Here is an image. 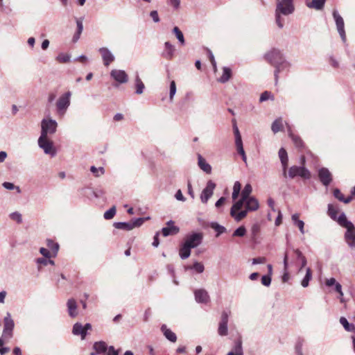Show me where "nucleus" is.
<instances>
[{
    "label": "nucleus",
    "instance_id": "8",
    "mask_svg": "<svg viewBox=\"0 0 355 355\" xmlns=\"http://www.w3.org/2000/svg\"><path fill=\"white\" fill-rule=\"evenodd\" d=\"M332 15L336 25L337 31L341 37L342 41L345 43L347 39L343 18L340 15L336 10H333Z\"/></svg>",
    "mask_w": 355,
    "mask_h": 355
},
{
    "label": "nucleus",
    "instance_id": "10",
    "mask_svg": "<svg viewBox=\"0 0 355 355\" xmlns=\"http://www.w3.org/2000/svg\"><path fill=\"white\" fill-rule=\"evenodd\" d=\"M284 57L281 51L277 49H272L265 54V59L273 66L279 62Z\"/></svg>",
    "mask_w": 355,
    "mask_h": 355
},
{
    "label": "nucleus",
    "instance_id": "28",
    "mask_svg": "<svg viewBox=\"0 0 355 355\" xmlns=\"http://www.w3.org/2000/svg\"><path fill=\"white\" fill-rule=\"evenodd\" d=\"M198 159L199 167L206 173H210L211 171V166L207 163L206 160L200 154L198 155Z\"/></svg>",
    "mask_w": 355,
    "mask_h": 355
},
{
    "label": "nucleus",
    "instance_id": "43",
    "mask_svg": "<svg viewBox=\"0 0 355 355\" xmlns=\"http://www.w3.org/2000/svg\"><path fill=\"white\" fill-rule=\"evenodd\" d=\"M232 76V71L230 68L223 67V83L228 81Z\"/></svg>",
    "mask_w": 355,
    "mask_h": 355
},
{
    "label": "nucleus",
    "instance_id": "4",
    "mask_svg": "<svg viewBox=\"0 0 355 355\" xmlns=\"http://www.w3.org/2000/svg\"><path fill=\"white\" fill-rule=\"evenodd\" d=\"M288 176L291 179L300 177L303 180H309L311 177V172L304 166H292L288 168Z\"/></svg>",
    "mask_w": 355,
    "mask_h": 355
},
{
    "label": "nucleus",
    "instance_id": "60",
    "mask_svg": "<svg viewBox=\"0 0 355 355\" xmlns=\"http://www.w3.org/2000/svg\"><path fill=\"white\" fill-rule=\"evenodd\" d=\"M298 228L300 232L304 234V221H297V223L295 224Z\"/></svg>",
    "mask_w": 355,
    "mask_h": 355
},
{
    "label": "nucleus",
    "instance_id": "31",
    "mask_svg": "<svg viewBox=\"0 0 355 355\" xmlns=\"http://www.w3.org/2000/svg\"><path fill=\"white\" fill-rule=\"evenodd\" d=\"M191 249L185 243L182 244L179 250V254L182 259H187L191 254Z\"/></svg>",
    "mask_w": 355,
    "mask_h": 355
},
{
    "label": "nucleus",
    "instance_id": "61",
    "mask_svg": "<svg viewBox=\"0 0 355 355\" xmlns=\"http://www.w3.org/2000/svg\"><path fill=\"white\" fill-rule=\"evenodd\" d=\"M297 355H303L302 354V343L298 342L295 346Z\"/></svg>",
    "mask_w": 355,
    "mask_h": 355
},
{
    "label": "nucleus",
    "instance_id": "7",
    "mask_svg": "<svg viewBox=\"0 0 355 355\" xmlns=\"http://www.w3.org/2000/svg\"><path fill=\"white\" fill-rule=\"evenodd\" d=\"M41 135L48 137V134H53L56 131L57 123L53 119H43L41 123Z\"/></svg>",
    "mask_w": 355,
    "mask_h": 355
},
{
    "label": "nucleus",
    "instance_id": "37",
    "mask_svg": "<svg viewBox=\"0 0 355 355\" xmlns=\"http://www.w3.org/2000/svg\"><path fill=\"white\" fill-rule=\"evenodd\" d=\"M339 322L343 325L345 331L350 332L354 329V324L353 323H349L346 318L341 317L339 320Z\"/></svg>",
    "mask_w": 355,
    "mask_h": 355
},
{
    "label": "nucleus",
    "instance_id": "2",
    "mask_svg": "<svg viewBox=\"0 0 355 355\" xmlns=\"http://www.w3.org/2000/svg\"><path fill=\"white\" fill-rule=\"evenodd\" d=\"M259 207V204L257 199L254 197H251L245 200L243 207H241L239 209H235L234 211H233L232 206L230 214L236 221H240L247 216L248 211H256Z\"/></svg>",
    "mask_w": 355,
    "mask_h": 355
},
{
    "label": "nucleus",
    "instance_id": "18",
    "mask_svg": "<svg viewBox=\"0 0 355 355\" xmlns=\"http://www.w3.org/2000/svg\"><path fill=\"white\" fill-rule=\"evenodd\" d=\"M99 52L101 55L103 64L108 67L114 60V57L112 53L105 47H102L99 49Z\"/></svg>",
    "mask_w": 355,
    "mask_h": 355
},
{
    "label": "nucleus",
    "instance_id": "12",
    "mask_svg": "<svg viewBox=\"0 0 355 355\" xmlns=\"http://www.w3.org/2000/svg\"><path fill=\"white\" fill-rule=\"evenodd\" d=\"M318 178L321 183L327 187L333 180L332 174L327 168L322 167L318 170Z\"/></svg>",
    "mask_w": 355,
    "mask_h": 355
},
{
    "label": "nucleus",
    "instance_id": "39",
    "mask_svg": "<svg viewBox=\"0 0 355 355\" xmlns=\"http://www.w3.org/2000/svg\"><path fill=\"white\" fill-rule=\"evenodd\" d=\"M241 184L239 182L236 181L234 182V187H233V192H232V199L236 200L241 191Z\"/></svg>",
    "mask_w": 355,
    "mask_h": 355
},
{
    "label": "nucleus",
    "instance_id": "36",
    "mask_svg": "<svg viewBox=\"0 0 355 355\" xmlns=\"http://www.w3.org/2000/svg\"><path fill=\"white\" fill-rule=\"evenodd\" d=\"M114 227L116 229L124 230H131L134 228V225H132V223H123V222L114 223Z\"/></svg>",
    "mask_w": 355,
    "mask_h": 355
},
{
    "label": "nucleus",
    "instance_id": "9",
    "mask_svg": "<svg viewBox=\"0 0 355 355\" xmlns=\"http://www.w3.org/2000/svg\"><path fill=\"white\" fill-rule=\"evenodd\" d=\"M252 186L250 184H247L243 191H241V198L240 200L236 201L233 205V211L236 209H239L241 207H243L245 200L248 198H250L252 196H250V193H252Z\"/></svg>",
    "mask_w": 355,
    "mask_h": 355
},
{
    "label": "nucleus",
    "instance_id": "52",
    "mask_svg": "<svg viewBox=\"0 0 355 355\" xmlns=\"http://www.w3.org/2000/svg\"><path fill=\"white\" fill-rule=\"evenodd\" d=\"M76 24H77V33H76V35L74 36V38H76V40H78L80 37V35L81 34V33L83 31V26L82 21H80L79 19H78L76 21Z\"/></svg>",
    "mask_w": 355,
    "mask_h": 355
},
{
    "label": "nucleus",
    "instance_id": "45",
    "mask_svg": "<svg viewBox=\"0 0 355 355\" xmlns=\"http://www.w3.org/2000/svg\"><path fill=\"white\" fill-rule=\"evenodd\" d=\"M90 171L96 177H99L105 173L103 167L96 168L92 166L90 168Z\"/></svg>",
    "mask_w": 355,
    "mask_h": 355
},
{
    "label": "nucleus",
    "instance_id": "40",
    "mask_svg": "<svg viewBox=\"0 0 355 355\" xmlns=\"http://www.w3.org/2000/svg\"><path fill=\"white\" fill-rule=\"evenodd\" d=\"M136 93L137 94H141L143 93V90L145 87L144 84L139 77V76H137L136 77Z\"/></svg>",
    "mask_w": 355,
    "mask_h": 355
},
{
    "label": "nucleus",
    "instance_id": "24",
    "mask_svg": "<svg viewBox=\"0 0 355 355\" xmlns=\"http://www.w3.org/2000/svg\"><path fill=\"white\" fill-rule=\"evenodd\" d=\"M339 211L340 210L338 205H335L333 204L328 205L327 214L332 220L336 221L337 223L339 218V216H337V215L339 213Z\"/></svg>",
    "mask_w": 355,
    "mask_h": 355
},
{
    "label": "nucleus",
    "instance_id": "29",
    "mask_svg": "<svg viewBox=\"0 0 355 355\" xmlns=\"http://www.w3.org/2000/svg\"><path fill=\"white\" fill-rule=\"evenodd\" d=\"M334 196L338 199L339 201L343 202L345 204H347L350 202L352 200V196H349L347 198H345L343 194L341 193L340 190L339 189H334L333 191Z\"/></svg>",
    "mask_w": 355,
    "mask_h": 355
},
{
    "label": "nucleus",
    "instance_id": "17",
    "mask_svg": "<svg viewBox=\"0 0 355 355\" xmlns=\"http://www.w3.org/2000/svg\"><path fill=\"white\" fill-rule=\"evenodd\" d=\"M110 76L119 83H125L128 80L127 73L123 70L113 69L110 73Z\"/></svg>",
    "mask_w": 355,
    "mask_h": 355
},
{
    "label": "nucleus",
    "instance_id": "25",
    "mask_svg": "<svg viewBox=\"0 0 355 355\" xmlns=\"http://www.w3.org/2000/svg\"><path fill=\"white\" fill-rule=\"evenodd\" d=\"M72 333L76 336L80 335L82 340H84L87 336V332L85 331L83 326L79 322H76L73 324Z\"/></svg>",
    "mask_w": 355,
    "mask_h": 355
},
{
    "label": "nucleus",
    "instance_id": "41",
    "mask_svg": "<svg viewBox=\"0 0 355 355\" xmlns=\"http://www.w3.org/2000/svg\"><path fill=\"white\" fill-rule=\"evenodd\" d=\"M47 246L49 249L51 250V251L54 254V255L56 254V253L58 252V251L59 250V245L51 239L47 240Z\"/></svg>",
    "mask_w": 355,
    "mask_h": 355
},
{
    "label": "nucleus",
    "instance_id": "27",
    "mask_svg": "<svg viewBox=\"0 0 355 355\" xmlns=\"http://www.w3.org/2000/svg\"><path fill=\"white\" fill-rule=\"evenodd\" d=\"M161 330L163 332L165 337L170 341L175 343L177 340V336L171 329H168L165 324H163L161 327Z\"/></svg>",
    "mask_w": 355,
    "mask_h": 355
},
{
    "label": "nucleus",
    "instance_id": "13",
    "mask_svg": "<svg viewBox=\"0 0 355 355\" xmlns=\"http://www.w3.org/2000/svg\"><path fill=\"white\" fill-rule=\"evenodd\" d=\"M202 238V233H193L187 236L184 243L190 248H194L201 243Z\"/></svg>",
    "mask_w": 355,
    "mask_h": 355
},
{
    "label": "nucleus",
    "instance_id": "14",
    "mask_svg": "<svg viewBox=\"0 0 355 355\" xmlns=\"http://www.w3.org/2000/svg\"><path fill=\"white\" fill-rule=\"evenodd\" d=\"M216 187L215 183H214L212 181L209 180L207 182V184L206 187L203 189L201 195H200V200L202 202L207 203L209 198L213 194L214 189Z\"/></svg>",
    "mask_w": 355,
    "mask_h": 355
},
{
    "label": "nucleus",
    "instance_id": "33",
    "mask_svg": "<svg viewBox=\"0 0 355 355\" xmlns=\"http://www.w3.org/2000/svg\"><path fill=\"white\" fill-rule=\"evenodd\" d=\"M271 130L274 133H277L283 130V121L281 117L273 121L271 125Z\"/></svg>",
    "mask_w": 355,
    "mask_h": 355
},
{
    "label": "nucleus",
    "instance_id": "6",
    "mask_svg": "<svg viewBox=\"0 0 355 355\" xmlns=\"http://www.w3.org/2000/svg\"><path fill=\"white\" fill-rule=\"evenodd\" d=\"M71 92H67L62 94L56 102L57 112L59 115L63 116L70 105Z\"/></svg>",
    "mask_w": 355,
    "mask_h": 355
},
{
    "label": "nucleus",
    "instance_id": "11",
    "mask_svg": "<svg viewBox=\"0 0 355 355\" xmlns=\"http://www.w3.org/2000/svg\"><path fill=\"white\" fill-rule=\"evenodd\" d=\"M38 144L46 154L55 155V151L53 148V142L48 139V137L40 136L38 139Z\"/></svg>",
    "mask_w": 355,
    "mask_h": 355
},
{
    "label": "nucleus",
    "instance_id": "56",
    "mask_svg": "<svg viewBox=\"0 0 355 355\" xmlns=\"http://www.w3.org/2000/svg\"><path fill=\"white\" fill-rule=\"evenodd\" d=\"M266 261V258L264 257H259L257 258H254L252 260V264H261L264 263Z\"/></svg>",
    "mask_w": 355,
    "mask_h": 355
},
{
    "label": "nucleus",
    "instance_id": "15",
    "mask_svg": "<svg viewBox=\"0 0 355 355\" xmlns=\"http://www.w3.org/2000/svg\"><path fill=\"white\" fill-rule=\"evenodd\" d=\"M4 327H3V336L4 337L10 338L12 335V330L14 328V322L10 317V315L8 313L7 316L5 317L4 320Z\"/></svg>",
    "mask_w": 355,
    "mask_h": 355
},
{
    "label": "nucleus",
    "instance_id": "44",
    "mask_svg": "<svg viewBox=\"0 0 355 355\" xmlns=\"http://www.w3.org/2000/svg\"><path fill=\"white\" fill-rule=\"evenodd\" d=\"M116 214V207L113 206L109 210L104 213V218L106 220H110L114 218Z\"/></svg>",
    "mask_w": 355,
    "mask_h": 355
},
{
    "label": "nucleus",
    "instance_id": "50",
    "mask_svg": "<svg viewBox=\"0 0 355 355\" xmlns=\"http://www.w3.org/2000/svg\"><path fill=\"white\" fill-rule=\"evenodd\" d=\"M278 154L281 162L288 161L287 152L284 148L279 149Z\"/></svg>",
    "mask_w": 355,
    "mask_h": 355
},
{
    "label": "nucleus",
    "instance_id": "16",
    "mask_svg": "<svg viewBox=\"0 0 355 355\" xmlns=\"http://www.w3.org/2000/svg\"><path fill=\"white\" fill-rule=\"evenodd\" d=\"M166 227H163L162 233L164 236L169 235H175L180 232V228L175 225V222L170 220L166 223Z\"/></svg>",
    "mask_w": 355,
    "mask_h": 355
},
{
    "label": "nucleus",
    "instance_id": "57",
    "mask_svg": "<svg viewBox=\"0 0 355 355\" xmlns=\"http://www.w3.org/2000/svg\"><path fill=\"white\" fill-rule=\"evenodd\" d=\"M148 218H147V219ZM145 220H146V218H139L136 219L133 223H132V225H134V227H139L144 223Z\"/></svg>",
    "mask_w": 355,
    "mask_h": 355
},
{
    "label": "nucleus",
    "instance_id": "32",
    "mask_svg": "<svg viewBox=\"0 0 355 355\" xmlns=\"http://www.w3.org/2000/svg\"><path fill=\"white\" fill-rule=\"evenodd\" d=\"M174 51V46L168 42H165V52L164 53V57L168 60H171L173 55Z\"/></svg>",
    "mask_w": 355,
    "mask_h": 355
},
{
    "label": "nucleus",
    "instance_id": "62",
    "mask_svg": "<svg viewBox=\"0 0 355 355\" xmlns=\"http://www.w3.org/2000/svg\"><path fill=\"white\" fill-rule=\"evenodd\" d=\"M336 279L334 278V277H331L330 279H327L326 281H325V284L327 286H334L336 284Z\"/></svg>",
    "mask_w": 355,
    "mask_h": 355
},
{
    "label": "nucleus",
    "instance_id": "46",
    "mask_svg": "<svg viewBox=\"0 0 355 355\" xmlns=\"http://www.w3.org/2000/svg\"><path fill=\"white\" fill-rule=\"evenodd\" d=\"M188 268L194 269L198 273L202 272L205 269L203 264L200 262H195L192 266H189Z\"/></svg>",
    "mask_w": 355,
    "mask_h": 355
},
{
    "label": "nucleus",
    "instance_id": "26",
    "mask_svg": "<svg viewBox=\"0 0 355 355\" xmlns=\"http://www.w3.org/2000/svg\"><path fill=\"white\" fill-rule=\"evenodd\" d=\"M327 0H312L311 2L306 3V6L317 10H320L324 8Z\"/></svg>",
    "mask_w": 355,
    "mask_h": 355
},
{
    "label": "nucleus",
    "instance_id": "54",
    "mask_svg": "<svg viewBox=\"0 0 355 355\" xmlns=\"http://www.w3.org/2000/svg\"><path fill=\"white\" fill-rule=\"evenodd\" d=\"M10 217L12 220L17 221L18 223H21L22 221L21 215L18 212L12 213Z\"/></svg>",
    "mask_w": 355,
    "mask_h": 355
},
{
    "label": "nucleus",
    "instance_id": "22",
    "mask_svg": "<svg viewBox=\"0 0 355 355\" xmlns=\"http://www.w3.org/2000/svg\"><path fill=\"white\" fill-rule=\"evenodd\" d=\"M293 250L295 255L296 261H301V265L298 269V272H300L306 266L307 261L306 257L303 255L302 252L299 249H293Z\"/></svg>",
    "mask_w": 355,
    "mask_h": 355
},
{
    "label": "nucleus",
    "instance_id": "42",
    "mask_svg": "<svg viewBox=\"0 0 355 355\" xmlns=\"http://www.w3.org/2000/svg\"><path fill=\"white\" fill-rule=\"evenodd\" d=\"M56 60L59 62V63H67L69 62L70 60V56L67 54V53H60L57 58H56Z\"/></svg>",
    "mask_w": 355,
    "mask_h": 355
},
{
    "label": "nucleus",
    "instance_id": "30",
    "mask_svg": "<svg viewBox=\"0 0 355 355\" xmlns=\"http://www.w3.org/2000/svg\"><path fill=\"white\" fill-rule=\"evenodd\" d=\"M227 355H243L241 341L239 340H236L232 350Z\"/></svg>",
    "mask_w": 355,
    "mask_h": 355
},
{
    "label": "nucleus",
    "instance_id": "38",
    "mask_svg": "<svg viewBox=\"0 0 355 355\" xmlns=\"http://www.w3.org/2000/svg\"><path fill=\"white\" fill-rule=\"evenodd\" d=\"M173 31L174 34L175 35L176 37L178 38V40H179V42H180V44L182 45H184L185 43L183 33L180 31V29L178 27L175 26L173 28Z\"/></svg>",
    "mask_w": 355,
    "mask_h": 355
},
{
    "label": "nucleus",
    "instance_id": "51",
    "mask_svg": "<svg viewBox=\"0 0 355 355\" xmlns=\"http://www.w3.org/2000/svg\"><path fill=\"white\" fill-rule=\"evenodd\" d=\"M176 92V84L174 80H172L170 84V101H172L174 97V95Z\"/></svg>",
    "mask_w": 355,
    "mask_h": 355
},
{
    "label": "nucleus",
    "instance_id": "35",
    "mask_svg": "<svg viewBox=\"0 0 355 355\" xmlns=\"http://www.w3.org/2000/svg\"><path fill=\"white\" fill-rule=\"evenodd\" d=\"M312 278V271L310 268L306 269V275L301 282L302 287L306 288L309 286V282Z\"/></svg>",
    "mask_w": 355,
    "mask_h": 355
},
{
    "label": "nucleus",
    "instance_id": "63",
    "mask_svg": "<svg viewBox=\"0 0 355 355\" xmlns=\"http://www.w3.org/2000/svg\"><path fill=\"white\" fill-rule=\"evenodd\" d=\"M150 15L155 22H158L159 21L158 13L156 10L151 11Z\"/></svg>",
    "mask_w": 355,
    "mask_h": 355
},
{
    "label": "nucleus",
    "instance_id": "19",
    "mask_svg": "<svg viewBox=\"0 0 355 355\" xmlns=\"http://www.w3.org/2000/svg\"><path fill=\"white\" fill-rule=\"evenodd\" d=\"M274 67L275 68V70L274 72L275 79V82L277 83L279 73H280L281 71H282L285 69H288L291 67V63L288 61H287L285 59V58L284 57L281 60V61L279 60V62H278Z\"/></svg>",
    "mask_w": 355,
    "mask_h": 355
},
{
    "label": "nucleus",
    "instance_id": "23",
    "mask_svg": "<svg viewBox=\"0 0 355 355\" xmlns=\"http://www.w3.org/2000/svg\"><path fill=\"white\" fill-rule=\"evenodd\" d=\"M286 125H287L288 135L291 137V139H292V141H293V144H295V146H296V148H303L304 144H303V141L301 139V138L299 136L294 135L291 131V128L290 125L287 123H286Z\"/></svg>",
    "mask_w": 355,
    "mask_h": 355
},
{
    "label": "nucleus",
    "instance_id": "21",
    "mask_svg": "<svg viewBox=\"0 0 355 355\" xmlns=\"http://www.w3.org/2000/svg\"><path fill=\"white\" fill-rule=\"evenodd\" d=\"M69 315L71 318H75L78 315L77 303L74 299H69L67 303Z\"/></svg>",
    "mask_w": 355,
    "mask_h": 355
},
{
    "label": "nucleus",
    "instance_id": "34",
    "mask_svg": "<svg viewBox=\"0 0 355 355\" xmlns=\"http://www.w3.org/2000/svg\"><path fill=\"white\" fill-rule=\"evenodd\" d=\"M93 347L98 354L103 353L107 349L106 343L103 341L96 342Z\"/></svg>",
    "mask_w": 355,
    "mask_h": 355
},
{
    "label": "nucleus",
    "instance_id": "49",
    "mask_svg": "<svg viewBox=\"0 0 355 355\" xmlns=\"http://www.w3.org/2000/svg\"><path fill=\"white\" fill-rule=\"evenodd\" d=\"M270 98L273 99V96L271 94L270 92L265 91L261 94L259 101L263 102Z\"/></svg>",
    "mask_w": 355,
    "mask_h": 355
},
{
    "label": "nucleus",
    "instance_id": "59",
    "mask_svg": "<svg viewBox=\"0 0 355 355\" xmlns=\"http://www.w3.org/2000/svg\"><path fill=\"white\" fill-rule=\"evenodd\" d=\"M283 263H284V271L288 270V254L287 252H286L285 254H284Z\"/></svg>",
    "mask_w": 355,
    "mask_h": 355
},
{
    "label": "nucleus",
    "instance_id": "64",
    "mask_svg": "<svg viewBox=\"0 0 355 355\" xmlns=\"http://www.w3.org/2000/svg\"><path fill=\"white\" fill-rule=\"evenodd\" d=\"M107 355H119L118 351L115 350L113 346H110L108 348Z\"/></svg>",
    "mask_w": 355,
    "mask_h": 355
},
{
    "label": "nucleus",
    "instance_id": "47",
    "mask_svg": "<svg viewBox=\"0 0 355 355\" xmlns=\"http://www.w3.org/2000/svg\"><path fill=\"white\" fill-rule=\"evenodd\" d=\"M207 226L210 227L211 228L214 230L215 232L217 233L216 236H218L220 233H222V226L217 223H211L207 224Z\"/></svg>",
    "mask_w": 355,
    "mask_h": 355
},
{
    "label": "nucleus",
    "instance_id": "5",
    "mask_svg": "<svg viewBox=\"0 0 355 355\" xmlns=\"http://www.w3.org/2000/svg\"><path fill=\"white\" fill-rule=\"evenodd\" d=\"M233 123V130L235 137V146L236 148L237 153L241 156L242 160L246 163L247 162V157L245 155V152L243 148V141L241 138V133L239 132V128L236 125V119H232Z\"/></svg>",
    "mask_w": 355,
    "mask_h": 355
},
{
    "label": "nucleus",
    "instance_id": "48",
    "mask_svg": "<svg viewBox=\"0 0 355 355\" xmlns=\"http://www.w3.org/2000/svg\"><path fill=\"white\" fill-rule=\"evenodd\" d=\"M246 233V229L244 226H240L233 233L234 236H243Z\"/></svg>",
    "mask_w": 355,
    "mask_h": 355
},
{
    "label": "nucleus",
    "instance_id": "55",
    "mask_svg": "<svg viewBox=\"0 0 355 355\" xmlns=\"http://www.w3.org/2000/svg\"><path fill=\"white\" fill-rule=\"evenodd\" d=\"M227 313L223 311V336L227 334Z\"/></svg>",
    "mask_w": 355,
    "mask_h": 355
},
{
    "label": "nucleus",
    "instance_id": "3",
    "mask_svg": "<svg viewBox=\"0 0 355 355\" xmlns=\"http://www.w3.org/2000/svg\"><path fill=\"white\" fill-rule=\"evenodd\" d=\"M338 223L343 227L346 229L345 233V240L351 248H355V226L349 220H347L344 212H341L339 215Z\"/></svg>",
    "mask_w": 355,
    "mask_h": 355
},
{
    "label": "nucleus",
    "instance_id": "53",
    "mask_svg": "<svg viewBox=\"0 0 355 355\" xmlns=\"http://www.w3.org/2000/svg\"><path fill=\"white\" fill-rule=\"evenodd\" d=\"M271 276L268 275H263L261 277V284L265 286H269L271 284Z\"/></svg>",
    "mask_w": 355,
    "mask_h": 355
},
{
    "label": "nucleus",
    "instance_id": "58",
    "mask_svg": "<svg viewBox=\"0 0 355 355\" xmlns=\"http://www.w3.org/2000/svg\"><path fill=\"white\" fill-rule=\"evenodd\" d=\"M40 252L46 258H50L52 256L49 250L44 248H41Z\"/></svg>",
    "mask_w": 355,
    "mask_h": 355
},
{
    "label": "nucleus",
    "instance_id": "20",
    "mask_svg": "<svg viewBox=\"0 0 355 355\" xmlns=\"http://www.w3.org/2000/svg\"><path fill=\"white\" fill-rule=\"evenodd\" d=\"M195 298L198 302L207 303L209 300V295L205 290L198 289L195 291Z\"/></svg>",
    "mask_w": 355,
    "mask_h": 355
},
{
    "label": "nucleus",
    "instance_id": "1",
    "mask_svg": "<svg viewBox=\"0 0 355 355\" xmlns=\"http://www.w3.org/2000/svg\"><path fill=\"white\" fill-rule=\"evenodd\" d=\"M295 10L293 1L292 0H277L275 8V22L279 28L284 26V18L283 16L291 15Z\"/></svg>",
    "mask_w": 355,
    "mask_h": 355
}]
</instances>
